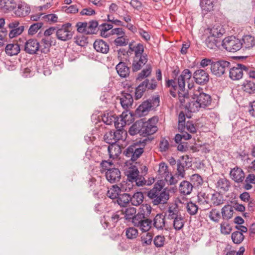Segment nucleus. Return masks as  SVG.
<instances>
[{
	"instance_id": "5fc2aeb1",
	"label": "nucleus",
	"mask_w": 255,
	"mask_h": 255,
	"mask_svg": "<svg viewBox=\"0 0 255 255\" xmlns=\"http://www.w3.org/2000/svg\"><path fill=\"white\" fill-rule=\"evenodd\" d=\"M126 235L128 239H133L137 237L138 231L133 227H129L126 229Z\"/></svg>"
},
{
	"instance_id": "774afa93",
	"label": "nucleus",
	"mask_w": 255,
	"mask_h": 255,
	"mask_svg": "<svg viewBox=\"0 0 255 255\" xmlns=\"http://www.w3.org/2000/svg\"><path fill=\"white\" fill-rule=\"evenodd\" d=\"M126 125V120L123 118H118L115 122L114 125L117 129H123V127Z\"/></svg>"
},
{
	"instance_id": "338daca9",
	"label": "nucleus",
	"mask_w": 255,
	"mask_h": 255,
	"mask_svg": "<svg viewBox=\"0 0 255 255\" xmlns=\"http://www.w3.org/2000/svg\"><path fill=\"white\" fill-rule=\"evenodd\" d=\"M105 141L109 144L116 143V140L114 139V135L112 131H109L106 133L104 135Z\"/></svg>"
},
{
	"instance_id": "0e129e2a",
	"label": "nucleus",
	"mask_w": 255,
	"mask_h": 255,
	"mask_svg": "<svg viewBox=\"0 0 255 255\" xmlns=\"http://www.w3.org/2000/svg\"><path fill=\"white\" fill-rule=\"evenodd\" d=\"M165 239L163 236L157 235L154 240L153 243L156 247H161L164 245Z\"/></svg>"
},
{
	"instance_id": "58836bf2",
	"label": "nucleus",
	"mask_w": 255,
	"mask_h": 255,
	"mask_svg": "<svg viewBox=\"0 0 255 255\" xmlns=\"http://www.w3.org/2000/svg\"><path fill=\"white\" fill-rule=\"evenodd\" d=\"M120 191V187L115 185L107 191V196L112 199H118Z\"/></svg>"
},
{
	"instance_id": "f8f14e48",
	"label": "nucleus",
	"mask_w": 255,
	"mask_h": 255,
	"mask_svg": "<svg viewBox=\"0 0 255 255\" xmlns=\"http://www.w3.org/2000/svg\"><path fill=\"white\" fill-rule=\"evenodd\" d=\"M120 219V215L117 212L113 213L111 216H106L104 217L103 226L105 229L115 227L116 223Z\"/></svg>"
},
{
	"instance_id": "a19ab883",
	"label": "nucleus",
	"mask_w": 255,
	"mask_h": 255,
	"mask_svg": "<svg viewBox=\"0 0 255 255\" xmlns=\"http://www.w3.org/2000/svg\"><path fill=\"white\" fill-rule=\"evenodd\" d=\"M114 137L116 143L120 140H124L126 138L127 131L124 129H117L115 131H113Z\"/></svg>"
},
{
	"instance_id": "e2e57ef3",
	"label": "nucleus",
	"mask_w": 255,
	"mask_h": 255,
	"mask_svg": "<svg viewBox=\"0 0 255 255\" xmlns=\"http://www.w3.org/2000/svg\"><path fill=\"white\" fill-rule=\"evenodd\" d=\"M133 183L127 181L126 182H123L120 187V190L122 192H129L133 188Z\"/></svg>"
},
{
	"instance_id": "603ef678",
	"label": "nucleus",
	"mask_w": 255,
	"mask_h": 255,
	"mask_svg": "<svg viewBox=\"0 0 255 255\" xmlns=\"http://www.w3.org/2000/svg\"><path fill=\"white\" fill-rule=\"evenodd\" d=\"M117 117L111 114H105L102 117V121L104 123H105L106 125H111L113 123L115 124L116 120H117Z\"/></svg>"
},
{
	"instance_id": "5701e85b",
	"label": "nucleus",
	"mask_w": 255,
	"mask_h": 255,
	"mask_svg": "<svg viewBox=\"0 0 255 255\" xmlns=\"http://www.w3.org/2000/svg\"><path fill=\"white\" fill-rule=\"evenodd\" d=\"M142 120L136 121L129 128L128 132L131 135L139 133L142 135Z\"/></svg>"
},
{
	"instance_id": "dca6fc26",
	"label": "nucleus",
	"mask_w": 255,
	"mask_h": 255,
	"mask_svg": "<svg viewBox=\"0 0 255 255\" xmlns=\"http://www.w3.org/2000/svg\"><path fill=\"white\" fill-rule=\"evenodd\" d=\"M147 55L133 57L131 68L133 72L139 70L147 62Z\"/></svg>"
},
{
	"instance_id": "423d86ee",
	"label": "nucleus",
	"mask_w": 255,
	"mask_h": 255,
	"mask_svg": "<svg viewBox=\"0 0 255 255\" xmlns=\"http://www.w3.org/2000/svg\"><path fill=\"white\" fill-rule=\"evenodd\" d=\"M222 45L227 51L235 52L242 47L243 43L239 39L230 36L223 40Z\"/></svg>"
},
{
	"instance_id": "bf43d9fd",
	"label": "nucleus",
	"mask_w": 255,
	"mask_h": 255,
	"mask_svg": "<svg viewBox=\"0 0 255 255\" xmlns=\"http://www.w3.org/2000/svg\"><path fill=\"white\" fill-rule=\"evenodd\" d=\"M158 172L162 177L166 178L168 175V166L164 162L160 163L159 165Z\"/></svg>"
},
{
	"instance_id": "a18cd8bd",
	"label": "nucleus",
	"mask_w": 255,
	"mask_h": 255,
	"mask_svg": "<svg viewBox=\"0 0 255 255\" xmlns=\"http://www.w3.org/2000/svg\"><path fill=\"white\" fill-rule=\"evenodd\" d=\"M173 220V227L176 230H180L183 228L184 225V217L181 215Z\"/></svg>"
},
{
	"instance_id": "2f4dec72",
	"label": "nucleus",
	"mask_w": 255,
	"mask_h": 255,
	"mask_svg": "<svg viewBox=\"0 0 255 255\" xmlns=\"http://www.w3.org/2000/svg\"><path fill=\"white\" fill-rule=\"evenodd\" d=\"M216 187L218 189L222 190L223 191H227L230 187V183L227 179L220 178L216 184Z\"/></svg>"
},
{
	"instance_id": "6e6d98bb",
	"label": "nucleus",
	"mask_w": 255,
	"mask_h": 255,
	"mask_svg": "<svg viewBox=\"0 0 255 255\" xmlns=\"http://www.w3.org/2000/svg\"><path fill=\"white\" fill-rule=\"evenodd\" d=\"M146 217H145V214L140 212L134 215L132 219V223L135 227H136Z\"/></svg>"
},
{
	"instance_id": "c03bdc74",
	"label": "nucleus",
	"mask_w": 255,
	"mask_h": 255,
	"mask_svg": "<svg viewBox=\"0 0 255 255\" xmlns=\"http://www.w3.org/2000/svg\"><path fill=\"white\" fill-rule=\"evenodd\" d=\"M211 202L214 206H218L223 203V197L218 193L211 195Z\"/></svg>"
},
{
	"instance_id": "e433bc0d",
	"label": "nucleus",
	"mask_w": 255,
	"mask_h": 255,
	"mask_svg": "<svg viewBox=\"0 0 255 255\" xmlns=\"http://www.w3.org/2000/svg\"><path fill=\"white\" fill-rule=\"evenodd\" d=\"M152 221L146 218L136 227L143 232H147L150 229Z\"/></svg>"
},
{
	"instance_id": "49530a36",
	"label": "nucleus",
	"mask_w": 255,
	"mask_h": 255,
	"mask_svg": "<svg viewBox=\"0 0 255 255\" xmlns=\"http://www.w3.org/2000/svg\"><path fill=\"white\" fill-rule=\"evenodd\" d=\"M187 163L185 161L182 162L181 161L179 160L177 161V172L175 173L176 175H178L180 178H183L185 177V170L184 169V167L186 166Z\"/></svg>"
},
{
	"instance_id": "39448f33",
	"label": "nucleus",
	"mask_w": 255,
	"mask_h": 255,
	"mask_svg": "<svg viewBox=\"0 0 255 255\" xmlns=\"http://www.w3.org/2000/svg\"><path fill=\"white\" fill-rule=\"evenodd\" d=\"M231 67L230 62L226 60H219L211 64V72L217 77H220L228 71Z\"/></svg>"
},
{
	"instance_id": "a211bd4d",
	"label": "nucleus",
	"mask_w": 255,
	"mask_h": 255,
	"mask_svg": "<svg viewBox=\"0 0 255 255\" xmlns=\"http://www.w3.org/2000/svg\"><path fill=\"white\" fill-rule=\"evenodd\" d=\"M14 14L18 17H24L27 15L30 11V7L25 3H19L17 7H15Z\"/></svg>"
},
{
	"instance_id": "9d476101",
	"label": "nucleus",
	"mask_w": 255,
	"mask_h": 255,
	"mask_svg": "<svg viewBox=\"0 0 255 255\" xmlns=\"http://www.w3.org/2000/svg\"><path fill=\"white\" fill-rule=\"evenodd\" d=\"M249 69L247 67L242 64H238L236 66L230 67L229 68V77L233 80H238L243 76V72H248Z\"/></svg>"
},
{
	"instance_id": "864d4df0",
	"label": "nucleus",
	"mask_w": 255,
	"mask_h": 255,
	"mask_svg": "<svg viewBox=\"0 0 255 255\" xmlns=\"http://www.w3.org/2000/svg\"><path fill=\"white\" fill-rule=\"evenodd\" d=\"M98 25V22L96 20H92L87 22V34H91L95 33Z\"/></svg>"
},
{
	"instance_id": "c85d7f7f",
	"label": "nucleus",
	"mask_w": 255,
	"mask_h": 255,
	"mask_svg": "<svg viewBox=\"0 0 255 255\" xmlns=\"http://www.w3.org/2000/svg\"><path fill=\"white\" fill-rule=\"evenodd\" d=\"M154 227L158 230H162L165 227V217L162 214H157L153 220Z\"/></svg>"
},
{
	"instance_id": "7c9ffc66",
	"label": "nucleus",
	"mask_w": 255,
	"mask_h": 255,
	"mask_svg": "<svg viewBox=\"0 0 255 255\" xmlns=\"http://www.w3.org/2000/svg\"><path fill=\"white\" fill-rule=\"evenodd\" d=\"M216 0H201L200 5L203 10L205 12L211 11L216 3Z\"/></svg>"
},
{
	"instance_id": "f03ea898",
	"label": "nucleus",
	"mask_w": 255,
	"mask_h": 255,
	"mask_svg": "<svg viewBox=\"0 0 255 255\" xmlns=\"http://www.w3.org/2000/svg\"><path fill=\"white\" fill-rule=\"evenodd\" d=\"M147 196L154 205L163 204L169 199V194L162 186L155 183L153 187L147 192Z\"/></svg>"
},
{
	"instance_id": "bb28decb",
	"label": "nucleus",
	"mask_w": 255,
	"mask_h": 255,
	"mask_svg": "<svg viewBox=\"0 0 255 255\" xmlns=\"http://www.w3.org/2000/svg\"><path fill=\"white\" fill-rule=\"evenodd\" d=\"M51 46V41L48 37L43 38L39 43V49L41 53H48Z\"/></svg>"
},
{
	"instance_id": "37998d69",
	"label": "nucleus",
	"mask_w": 255,
	"mask_h": 255,
	"mask_svg": "<svg viewBox=\"0 0 255 255\" xmlns=\"http://www.w3.org/2000/svg\"><path fill=\"white\" fill-rule=\"evenodd\" d=\"M129 39L126 34L118 36L114 40L115 44L117 46H126L128 43Z\"/></svg>"
},
{
	"instance_id": "4d7b16f0",
	"label": "nucleus",
	"mask_w": 255,
	"mask_h": 255,
	"mask_svg": "<svg viewBox=\"0 0 255 255\" xmlns=\"http://www.w3.org/2000/svg\"><path fill=\"white\" fill-rule=\"evenodd\" d=\"M43 26V23L42 22H36L32 24L28 31L29 35H33L35 34L39 29H40Z\"/></svg>"
},
{
	"instance_id": "4468645a",
	"label": "nucleus",
	"mask_w": 255,
	"mask_h": 255,
	"mask_svg": "<svg viewBox=\"0 0 255 255\" xmlns=\"http://www.w3.org/2000/svg\"><path fill=\"white\" fill-rule=\"evenodd\" d=\"M39 49V43L37 40L30 39L27 41L24 45V50L30 54H34Z\"/></svg>"
},
{
	"instance_id": "473e14b6",
	"label": "nucleus",
	"mask_w": 255,
	"mask_h": 255,
	"mask_svg": "<svg viewBox=\"0 0 255 255\" xmlns=\"http://www.w3.org/2000/svg\"><path fill=\"white\" fill-rule=\"evenodd\" d=\"M130 195L128 193H124L120 196L119 195L117 201L118 204L121 206L125 207L130 202Z\"/></svg>"
},
{
	"instance_id": "3c124183",
	"label": "nucleus",
	"mask_w": 255,
	"mask_h": 255,
	"mask_svg": "<svg viewBox=\"0 0 255 255\" xmlns=\"http://www.w3.org/2000/svg\"><path fill=\"white\" fill-rule=\"evenodd\" d=\"M233 242L236 244H240L244 239V236L241 232L237 231L234 232L232 234Z\"/></svg>"
},
{
	"instance_id": "c9c22d12",
	"label": "nucleus",
	"mask_w": 255,
	"mask_h": 255,
	"mask_svg": "<svg viewBox=\"0 0 255 255\" xmlns=\"http://www.w3.org/2000/svg\"><path fill=\"white\" fill-rule=\"evenodd\" d=\"M152 71V66L150 64H147L138 75L137 80L141 81L150 75Z\"/></svg>"
},
{
	"instance_id": "6ab92c4d",
	"label": "nucleus",
	"mask_w": 255,
	"mask_h": 255,
	"mask_svg": "<svg viewBox=\"0 0 255 255\" xmlns=\"http://www.w3.org/2000/svg\"><path fill=\"white\" fill-rule=\"evenodd\" d=\"M93 46L96 51L103 54H107L109 51V45L105 41L102 39L95 40Z\"/></svg>"
},
{
	"instance_id": "72a5a7b5",
	"label": "nucleus",
	"mask_w": 255,
	"mask_h": 255,
	"mask_svg": "<svg viewBox=\"0 0 255 255\" xmlns=\"http://www.w3.org/2000/svg\"><path fill=\"white\" fill-rule=\"evenodd\" d=\"M127 173L128 181L133 183L139 175V171L135 166H133L129 168Z\"/></svg>"
},
{
	"instance_id": "4c0bfd02",
	"label": "nucleus",
	"mask_w": 255,
	"mask_h": 255,
	"mask_svg": "<svg viewBox=\"0 0 255 255\" xmlns=\"http://www.w3.org/2000/svg\"><path fill=\"white\" fill-rule=\"evenodd\" d=\"M243 46L246 48H250L252 47L255 44L254 37L251 35H247L244 36L242 38Z\"/></svg>"
},
{
	"instance_id": "f257e3e1",
	"label": "nucleus",
	"mask_w": 255,
	"mask_h": 255,
	"mask_svg": "<svg viewBox=\"0 0 255 255\" xmlns=\"http://www.w3.org/2000/svg\"><path fill=\"white\" fill-rule=\"evenodd\" d=\"M192 95L193 101L189 102L188 95L179 93L180 101L191 112L198 111L200 108H205L210 105L211 98L209 95L204 93L200 87L194 89Z\"/></svg>"
},
{
	"instance_id": "680f3d73",
	"label": "nucleus",
	"mask_w": 255,
	"mask_h": 255,
	"mask_svg": "<svg viewBox=\"0 0 255 255\" xmlns=\"http://www.w3.org/2000/svg\"><path fill=\"white\" fill-rule=\"evenodd\" d=\"M24 26L23 25L19 26L17 28H13L9 33V36L10 38L15 37L20 35L23 31Z\"/></svg>"
},
{
	"instance_id": "79ce46f5",
	"label": "nucleus",
	"mask_w": 255,
	"mask_h": 255,
	"mask_svg": "<svg viewBox=\"0 0 255 255\" xmlns=\"http://www.w3.org/2000/svg\"><path fill=\"white\" fill-rule=\"evenodd\" d=\"M234 210L233 208L230 206H225L222 209V214L223 218L226 219H231L233 215Z\"/></svg>"
},
{
	"instance_id": "13d9d810",
	"label": "nucleus",
	"mask_w": 255,
	"mask_h": 255,
	"mask_svg": "<svg viewBox=\"0 0 255 255\" xmlns=\"http://www.w3.org/2000/svg\"><path fill=\"white\" fill-rule=\"evenodd\" d=\"M186 209L187 211L190 215H194L197 213L198 207L192 202H190L187 203Z\"/></svg>"
},
{
	"instance_id": "2eb2a0df",
	"label": "nucleus",
	"mask_w": 255,
	"mask_h": 255,
	"mask_svg": "<svg viewBox=\"0 0 255 255\" xmlns=\"http://www.w3.org/2000/svg\"><path fill=\"white\" fill-rule=\"evenodd\" d=\"M230 176L232 180L238 183H242L245 179L244 171L238 167H236L231 170Z\"/></svg>"
},
{
	"instance_id": "7ed1b4c3",
	"label": "nucleus",
	"mask_w": 255,
	"mask_h": 255,
	"mask_svg": "<svg viewBox=\"0 0 255 255\" xmlns=\"http://www.w3.org/2000/svg\"><path fill=\"white\" fill-rule=\"evenodd\" d=\"M192 76V73L189 69H184L177 79L174 78L167 81L166 86L171 87L174 90H176L178 87L181 91H183L185 86V81L190 80Z\"/></svg>"
},
{
	"instance_id": "f704fd0d",
	"label": "nucleus",
	"mask_w": 255,
	"mask_h": 255,
	"mask_svg": "<svg viewBox=\"0 0 255 255\" xmlns=\"http://www.w3.org/2000/svg\"><path fill=\"white\" fill-rule=\"evenodd\" d=\"M143 200V194L141 192H137L131 196L130 202L132 205L137 206L142 203Z\"/></svg>"
},
{
	"instance_id": "4be33fe9",
	"label": "nucleus",
	"mask_w": 255,
	"mask_h": 255,
	"mask_svg": "<svg viewBox=\"0 0 255 255\" xmlns=\"http://www.w3.org/2000/svg\"><path fill=\"white\" fill-rule=\"evenodd\" d=\"M193 185L189 181L184 180L182 181L179 185V190L181 194L184 195H189L193 189Z\"/></svg>"
},
{
	"instance_id": "de8ad7c7",
	"label": "nucleus",
	"mask_w": 255,
	"mask_h": 255,
	"mask_svg": "<svg viewBox=\"0 0 255 255\" xmlns=\"http://www.w3.org/2000/svg\"><path fill=\"white\" fill-rule=\"evenodd\" d=\"M243 89L245 92L253 94L255 93V84L251 81H247L243 85Z\"/></svg>"
},
{
	"instance_id": "c756f323",
	"label": "nucleus",
	"mask_w": 255,
	"mask_h": 255,
	"mask_svg": "<svg viewBox=\"0 0 255 255\" xmlns=\"http://www.w3.org/2000/svg\"><path fill=\"white\" fill-rule=\"evenodd\" d=\"M129 49L131 51H133L134 53V57L142 56L147 55L146 54H144V46L141 43H138L134 46H132L131 43L129 44Z\"/></svg>"
},
{
	"instance_id": "09e8293b",
	"label": "nucleus",
	"mask_w": 255,
	"mask_h": 255,
	"mask_svg": "<svg viewBox=\"0 0 255 255\" xmlns=\"http://www.w3.org/2000/svg\"><path fill=\"white\" fill-rule=\"evenodd\" d=\"M208 217L211 220L218 223L221 218L220 212L216 209H212L208 213Z\"/></svg>"
},
{
	"instance_id": "ddd939ff",
	"label": "nucleus",
	"mask_w": 255,
	"mask_h": 255,
	"mask_svg": "<svg viewBox=\"0 0 255 255\" xmlns=\"http://www.w3.org/2000/svg\"><path fill=\"white\" fill-rule=\"evenodd\" d=\"M193 76L195 81L199 84H206L209 80V74L202 69L195 71Z\"/></svg>"
},
{
	"instance_id": "8fccbe9b",
	"label": "nucleus",
	"mask_w": 255,
	"mask_h": 255,
	"mask_svg": "<svg viewBox=\"0 0 255 255\" xmlns=\"http://www.w3.org/2000/svg\"><path fill=\"white\" fill-rule=\"evenodd\" d=\"M145 233L141 237V241L143 246L150 245L153 238L152 234L148 232Z\"/></svg>"
},
{
	"instance_id": "6e6552de",
	"label": "nucleus",
	"mask_w": 255,
	"mask_h": 255,
	"mask_svg": "<svg viewBox=\"0 0 255 255\" xmlns=\"http://www.w3.org/2000/svg\"><path fill=\"white\" fill-rule=\"evenodd\" d=\"M158 118L156 117H152L146 122L142 121V136L146 137L155 133L158 129L156 126Z\"/></svg>"
},
{
	"instance_id": "69168bd1",
	"label": "nucleus",
	"mask_w": 255,
	"mask_h": 255,
	"mask_svg": "<svg viewBox=\"0 0 255 255\" xmlns=\"http://www.w3.org/2000/svg\"><path fill=\"white\" fill-rule=\"evenodd\" d=\"M191 182L194 186H198L202 184L203 180L202 177L198 174H195L191 177Z\"/></svg>"
},
{
	"instance_id": "f3484780",
	"label": "nucleus",
	"mask_w": 255,
	"mask_h": 255,
	"mask_svg": "<svg viewBox=\"0 0 255 255\" xmlns=\"http://www.w3.org/2000/svg\"><path fill=\"white\" fill-rule=\"evenodd\" d=\"M119 100L121 106L126 110L130 108L133 103L132 96L128 93H123Z\"/></svg>"
},
{
	"instance_id": "20e7f679",
	"label": "nucleus",
	"mask_w": 255,
	"mask_h": 255,
	"mask_svg": "<svg viewBox=\"0 0 255 255\" xmlns=\"http://www.w3.org/2000/svg\"><path fill=\"white\" fill-rule=\"evenodd\" d=\"M152 138L150 139L149 137H146L142 140H139V142L141 143L142 147H137L136 144L134 143L133 145H130L128 147L125 151L124 154L128 158H130V159L134 161L136 160L143 153V147L146 142Z\"/></svg>"
},
{
	"instance_id": "1a4fd4ad",
	"label": "nucleus",
	"mask_w": 255,
	"mask_h": 255,
	"mask_svg": "<svg viewBox=\"0 0 255 255\" xmlns=\"http://www.w3.org/2000/svg\"><path fill=\"white\" fill-rule=\"evenodd\" d=\"M159 103V98L158 97L155 98L152 100H148L144 101L136 110L135 113L139 117L145 116L152 107L158 106Z\"/></svg>"
},
{
	"instance_id": "aec40b11",
	"label": "nucleus",
	"mask_w": 255,
	"mask_h": 255,
	"mask_svg": "<svg viewBox=\"0 0 255 255\" xmlns=\"http://www.w3.org/2000/svg\"><path fill=\"white\" fill-rule=\"evenodd\" d=\"M181 215L180 210L176 204H172L169 206L165 213V216L168 220H173Z\"/></svg>"
},
{
	"instance_id": "b1692460",
	"label": "nucleus",
	"mask_w": 255,
	"mask_h": 255,
	"mask_svg": "<svg viewBox=\"0 0 255 255\" xmlns=\"http://www.w3.org/2000/svg\"><path fill=\"white\" fill-rule=\"evenodd\" d=\"M20 51L19 45L17 43L8 44L5 48L6 53L10 56L17 55Z\"/></svg>"
},
{
	"instance_id": "412c9836",
	"label": "nucleus",
	"mask_w": 255,
	"mask_h": 255,
	"mask_svg": "<svg viewBox=\"0 0 255 255\" xmlns=\"http://www.w3.org/2000/svg\"><path fill=\"white\" fill-rule=\"evenodd\" d=\"M16 5L14 0H0V9L4 12L13 10Z\"/></svg>"
},
{
	"instance_id": "9b49d317",
	"label": "nucleus",
	"mask_w": 255,
	"mask_h": 255,
	"mask_svg": "<svg viewBox=\"0 0 255 255\" xmlns=\"http://www.w3.org/2000/svg\"><path fill=\"white\" fill-rule=\"evenodd\" d=\"M107 180L111 183L119 182L121 178V173L119 169L112 168L105 172Z\"/></svg>"
},
{
	"instance_id": "052dcab7",
	"label": "nucleus",
	"mask_w": 255,
	"mask_h": 255,
	"mask_svg": "<svg viewBox=\"0 0 255 255\" xmlns=\"http://www.w3.org/2000/svg\"><path fill=\"white\" fill-rule=\"evenodd\" d=\"M124 213L125 217L126 220H130L133 218L136 213V209L134 207H129L127 208Z\"/></svg>"
},
{
	"instance_id": "ea45409f",
	"label": "nucleus",
	"mask_w": 255,
	"mask_h": 255,
	"mask_svg": "<svg viewBox=\"0 0 255 255\" xmlns=\"http://www.w3.org/2000/svg\"><path fill=\"white\" fill-rule=\"evenodd\" d=\"M146 83L147 81H143L136 88L135 91V97L136 99H139L142 96L143 93L146 89Z\"/></svg>"
},
{
	"instance_id": "0eeeda50",
	"label": "nucleus",
	"mask_w": 255,
	"mask_h": 255,
	"mask_svg": "<svg viewBox=\"0 0 255 255\" xmlns=\"http://www.w3.org/2000/svg\"><path fill=\"white\" fill-rule=\"evenodd\" d=\"M72 36L71 23H66L57 26L56 37L58 39L65 41L71 39Z\"/></svg>"
},
{
	"instance_id": "a878e982",
	"label": "nucleus",
	"mask_w": 255,
	"mask_h": 255,
	"mask_svg": "<svg viewBox=\"0 0 255 255\" xmlns=\"http://www.w3.org/2000/svg\"><path fill=\"white\" fill-rule=\"evenodd\" d=\"M118 74L123 78L127 77L129 74V68L125 63L120 62L116 67Z\"/></svg>"
},
{
	"instance_id": "393cba45",
	"label": "nucleus",
	"mask_w": 255,
	"mask_h": 255,
	"mask_svg": "<svg viewBox=\"0 0 255 255\" xmlns=\"http://www.w3.org/2000/svg\"><path fill=\"white\" fill-rule=\"evenodd\" d=\"M108 151L110 157L114 159L119 156L121 153L122 150L119 145L114 143L108 146Z\"/></svg>"
},
{
	"instance_id": "cd10ccee",
	"label": "nucleus",
	"mask_w": 255,
	"mask_h": 255,
	"mask_svg": "<svg viewBox=\"0 0 255 255\" xmlns=\"http://www.w3.org/2000/svg\"><path fill=\"white\" fill-rule=\"evenodd\" d=\"M221 41L220 38L209 35L205 40V44L209 48L213 49L217 47Z\"/></svg>"
}]
</instances>
